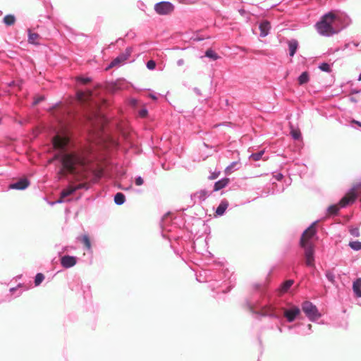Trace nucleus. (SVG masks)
Segmentation results:
<instances>
[{"label":"nucleus","instance_id":"29","mask_svg":"<svg viewBox=\"0 0 361 361\" xmlns=\"http://www.w3.org/2000/svg\"><path fill=\"white\" fill-rule=\"evenodd\" d=\"M205 56L213 60H216L219 58L218 55L211 49H209L206 51Z\"/></svg>","mask_w":361,"mask_h":361},{"label":"nucleus","instance_id":"57","mask_svg":"<svg viewBox=\"0 0 361 361\" xmlns=\"http://www.w3.org/2000/svg\"><path fill=\"white\" fill-rule=\"evenodd\" d=\"M141 10H144L143 6H141Z\"/></svg>","mask_w":361,"mask_h":361},{"label":"nucleus","instance_id":"1","mask_svg":"<svg viewBox=\"0 0 361 361\" xmlns=\"http://www.w3.org/2000/svg\"><path fill=\"white\" fill-rule=\"evenodd\" d=\"M66 111L67 110L61 108L59 104L52 107L51 114L61 126V129L56 127L52 128L50 139L53 147L60 151L56 155V159L61 165V173L77 174L79 173L77 167L84 169L87 165L89 160L84 152L68 153L66 152V147L69 142V137L63 125V118Z\"/></svg>","mask_w":361,"mask_h":361},{"label":"nucleus","instance_id":"42","mask_svg":"<svg viewBox=\"0 0 361 361\" xmlns=\"http://www.w3.org/2000/svg\"><path fill=\"white\" fill-rule=\"evenodd\" d=\"M184 64V60L183 59H180L177 61V65L178 66H181Z\"/></svg>","mask_w":361,"mask_h":361},{"label":"nucleus","instance_id":"44","mask_svg":"<svg viewBox=\"0 0 361 361\" xmlns=\"http://www.w3.org/2000/svg\"><path fill=\"white\" fill-rule=\"evenodd\" d=\"M20 285L19 284L17 287L11 288H10V292L11 293H14L16 290H17L18 288L20 287Z\"/></svg>","mask_w":361,"mask_h":361},{"label":"nucleus","instance_id":"6","mask_svg":"<svg viewBox=\"0 0 361 361\" xmlns=\"http://www.w3.org/2000/svg\"><path fill=\"white\" fill-rule=\"evenodd\" d=\"M301 310L310 322H315L322 316L316 305L310 301H304L301 305Z\"/></svg>","mask_w":361,"mask_h":361},{"label":"nucleus","instance_id":"20","mask_svg":"<svg viewBox=\"0 0 361 361\" xmlns=\"http://www.w3.org/2000/svg\"><path fill=\"white\" fill-rule=\"evenodd\" d=\"M298 43L295 39H292L288 42L289 55L293 56L298 49Z\"/></svg>","mask_w":361,"mask_h":361},{"label":"nucleus","instance_id":"27","mask_svg":"<svg viewBox=\"0 0 361 361\" xmlns=\"http://www.w3.org/2000/svg\"><path fill=\"white\" fill-rule=\"evenodd\" d=\"M348 246L355 251L361 250V242L358 240L350 241Z\"/></svg>","mask_w":361,"mask_h":361},{"label":"nucleus","instance_id":"3","mask_svg":"<svg viewBox=\"0 0 361 361\" xmlns=\"http://www.w3.org/2000/svg\"><path fill=\"white\" fill-rule=\"evenodd\" d=\"M339 18L333 11L328 12L323 15L320 20L316 23L315 27L318 33L323 36L329 37L339 31L337 25Z\"/></svg>","mask_w":361,"mask_h":361},{"label":"nucleus","instance_id":"51","mask_svg":"<svg viewBox=\"0 0 361 361\" xmlns=\"http://www.w3.org/2000/svg\"><path fill=\"white\" fill-rule=\"evenodd\" d=\"M350 100L353 101V102H356V100L355 99H353V98H351Z\"/></svg>","mask_w":361,"mask_h":361},{"label":"nucleus","instance_id":"47","mask_svg":"<svg viewBox=\"0 0 361 361\" xmlns=\"http://www.w3.org/2000/svg\"><path fill=\"white\" fill-rule=\"evenodd\" d=\"M131 104H132L133 105H134V106H135V105H136V104H137V100H136V99H132V100H131Z\"/></svg>","mask_w":361,"mask_h":361},{"label":"nucleus","instance_id":"35","mask_svg":"<svg viewBox=\"0 0 361 361\" xmlns=\"http://www.w3.org/2000/svg\"><path fill=\"white\" fill-rule=\"evenodd\" d=\"M156 67V63L153 60H149L147 62V68L149 70H154Z\"/></svg>","mask_w":361,"mask_h":361},{"label":"nucleus","instance_id":"48","mask_svg":"<svg viewBox=\"0 0 361 361\" xmlns=\"http://www.w3.org/2000/svg\"><path fill=\"white\" fill-rule=\"evenodd\" d=\"M194 91H195L197 94H200V90H199L198 88H197V87H195V88L194 89Z\"/></svg>","mask_w":361,"mask_h":361},{"label":"nucleus","instance_id":"16","mask_svg":"<svg viewBox=\"0 0 361 361\" xmlns=\"http://www.w3.org/2000/svg\"><path fill=\"white\" fill-rule=\"evenodd\" d=\"M228 207V202L226 200H221L219 205L217 207L216 209V216H222L225 213L226 209Z\"/></svg>","mask_w":361,"mask_h":361},{"label":"nucleus","instance_id":"54","mask_svg":"<svg viewBox=\"0 0 361 361\" xmlns=\"http://www.w3.org/2000/svg\"><path fill=\"white\" fill-rule=\"evenodd\" d=\"M141 5L143 6V7H145V5L144 4V3H141Z\"/></svg>","mask_w":361,"mask_h":361},{"label":"nucleus","instance_id":"31","mask_svg":"<svg viewBox=\"0 0 361 361\" xmlns=\"http://www.w3.org/2000/svg\"><path fill=\"white\" fill-rule=\"evenodd\" d=\"M325 276L326 279L331 283H335V274L332 271L328 270L326 271Z\"/></svg>","mask_w":361,"mask_h":361},{"label":"nucleus","instance_id":"5","mask_svg":"<svg viewBox=\"0 0 361 361\" xmlns=\"http://www.w3.org/2000/svg\"><path fill=\"white\" fill-rule=\"evenodd\" d=\"M358 196H361V182L354 185L339 201L338 204H331L327 207L329 215H336L340 208H344L355 202Z\"/></svg>","mask_w":361,"mask_h":361},{"label":"nucleus","instance_id":"4","mask_svg":"<svg viewBox=\"0 0 361 361\" xmlns=\"http://www.w3.org/2000/svg\"><path fill=\"white\" fill-rule=\"evenodd\" d=\"M316 224L317 221L313 222L303 231L300 241V246L304 249L305 263L308 267H314V248L310 240L316 233Z\"/></svg>","mask_w":361,"mask_h":361},{"label":"nucleus","instance_id":"25","mask_svg":"<svg viewBox=\"0 0 361 361\" xmlns=\"http://www.w3.org/2000/svg\"><path fill=\"white\" fill-rule=\"evenodd\" d=\"M81 241L84 244L87 250L91 252L92 251V245H91V242H90V240L88 235H83L81 237Z\"/></svg>","mask_w":361,"mask_h":361},{"label":"nucleus","instance_id":"9","mask_svg":"<svg viewBox=\"0 0 361 361\" xmlns=\"http://www.w3.org/2000/svg\"><path fill=\"white\" fill-rule=\"evenodd\" d=\"M212 191L206 189H202L191 195V199L194 203L202 202L204 201L212 194Z\"/></svg>","mask_w":361,"mask_h":361},{"label":"nucleus","instance_id":"26","mask_svg":"<svg viewBox=\"0 0 361 361\" xmlns=\"http://www.w3.org/2000/svg\"><path fill=\"white\" fill-rule=\"evenodd\" d=\"M293 280L289 279L283 282L281 286V291L285 293L292 286L293 284Z\"/></svg>","mask_w":361,"mask_h":361},{"label":"nucleus","instance_id":"53","mask_svg":"<svg viewBox=\"0 0 361 361\" xmlns=\"http://www.w3.org/2000/svg\"><path fill=\"white\" fill-rule=\"evenodd\" d=\"M166 217L162 219V224H164V221H165Z\"/></svg>","mask_w":361,"mask_h":361},{"label":"nucleus","instance_id":"41","mask_svg":"<svg viewBox=\"0 0 361 361\" xmlns=\"http://www.w3.org/2000/svg\"><path fill=\"white\" fill-rule=\"evenodd\" d=\"M63 202H64V198H62L61 196L59 200H57L55 202L51 203V204H60V203H62Z\"/></svg>","mask_w":361,"mask_h":361},{"label":"nucleus","instance_id":"15","mask_svg":"<svg viewBox=\"0 0 361 361\" xmlns=\"http://www.w3.org/2000/svg\"><path fill=\"white\" fill-rule=\"evenodd\" d=\"M271 25L269 21L264 20L259 24L260 37H264L269 35Z\"/></svg>","mask_w":361,"mask_h":361},{"label":"nucleus","instance_id":"22","mask_svg":"<svg viewBox=\"0 0 361 361\" xmlns=\"http://www.w3.org/2000/svg\"><path fill=\"white\" fill-rule=\"evenodd\" d=\"M126 202V196L122 192H117L114 195V202L117 205H122Z\"/></svg>","mask_w":361,"mask_h":361},{"label":"nucleus","instance_id":"14","mask_svg":"<svg viewBox=\"0 0 361 361\" xmlns=\"http://www.w3.org/2000/svg\"><path fill=\"white\" fill-rule=\"evenodd\" d=\"M77 100L81 104L88 102L92 97L90 92L78 91L76 93Z\"/></svg>","mask_w":361,"mask_h":361},{"label":"nucleus","instance_id":"56","mask_svg":"<svg viewBox=\"0 0 361 361\" xmlns=\"http://www.w3.org/2000/svg\"><path fill=\"white\" fill-rule=\"evenodd\" d=\"M141 10H144L143 6H141Z\"/></svg>","mask_w":361,"mask_h":361},{"label":"nucleus","instance_id":"49","mask_svg":"<svg viewBox=\"0 0 361 361\" xmlns=\"http://www.w3.org/2000/svg\"><path fill=\"white\" fill-rule=\"evenodd\" d=\"M278 331H279L280 333H282V332H283L282 328H281V327H280V326H278Z\"/></svg>","mask_w":361,"mask_h":361},{"label":"nucleus","instance_id":"11","mask_svg":"<svg viewBox=\"0 0 361 361\" xmlns=\"http://www.w3.org/2000/svg\"><path fill=\"white\" fill-rule=\"evenodd\" d=\"M77 263V257L71 255H64L61 258V264L65 269L74 267Z\"/></svg>","mask_w":361,"mask_h":361},{"label":"nucleus","instance_id":"17","mask_svg":"<svg viewBox=\"0 0 361 361\" xmlns=\"http://www.w3.org/2000/svg\"><path fill=\"white\" fill-rule=\"evenodd\" d=\"M240 166L241 164L239 161H233L225 169V173L227 175H229L235 171L239 169Z\"/></svg>","mask_w":361,"mask_h":361},{"label":"nucleus","instance_id":"34","mask_svg":"<svg viewBox=\"0 0 361 361\" xmlns=\"http://www.w3.org/2000/svg\"><path fill=\"white\" fill-rule=\"evenodd\" d=\"M77 81L82 83V84H87L88 82H90L91 81V78H88V77H78L77 78Z\"/></svg>","mask_w":361,"mask_h":361},{"label":"nucleus","instance_id":"19","mask_svg":"<svg viewBox=\"0 0 361 361\" xmlns=\"http://www.w3.org/2000/svg\"><path fill=\"white\" fill-rule=\"evenodd\" d=\"M353 290L357 297L361 298V278H357L353 281Z\"/></svg>","mask_w":361,"mask_h":361},{"label":"nucleus","instance_id":"43","mask_svg":"<svg viewBox=\"0 0 361 361\" xmlns=\"http://www.w3.org/2000/svg\"><path fill=\"white\" fill-rule=\"evenodd\" d=\"M277 180H281L283 178V175L281 173H277L275 176Z\"/></svg>","mask_w":361,"mask_h":361},{"label":"nucleus","instance_id":"7","mask_svg":"<svg viewBox=\"0 0 361 361\" xmlns=\"http://www.w3.org/2000/svg\"><path fill=\"white\" fill-rule=\"evenodd\" d=\"M174 10V6L169 1H160L155 4L154 11L159 15H169Z\"/></svg>","mask_w":361,"mask_h":361},{"label":"nucleus","instance_id":"55","mask_svg":"<svg viewBox=\"0 0 361 361\" xmlns=\"http://www.w3.org/2000/svg\"><path fill=\"white\" fill-rule=\"evenodd\" d=\"M358 80H361V74L360 75Z\"/></svg>","mask_w":361,"mask_h":361},{"label":"nucleus","instance_id":"2","mask_svg":"<svg viewBox=\"0 0 361 361\" xmlns=\"http://www.w3.org/2000/svg\"><path fill=\"white\" fill-rule=\"evenodd\" d=\"M255 308L259 309V314L260 315L279 320L282 319L281 314H283V317L289 323L293 322L301 315V309L298 306L293 304H288L286 307H281L279 311H277L276 309L270 304L256 307L250 306V310L253 312H255Z\"/></svg>","mask_w":361,"mask_h":361},{"label":"nucleus","instance_id":"45","mask_svg":"<svg viewBox=\"0 0 361 361\" xmlns=\"http://www.w3.org/2000/svg\"><path fill=\"white\" fill-rule=\"evenodd\" d=\"M216 177H217V175H216V174H214V173H212L209 176V179H214V178H216Z\"/></svg>","mask_w":361,"mask_h":361},{"label":"nucleus","instance_id":"23","mask_svg":"<svg viewBox=\"0 0 361 361\" xmlns=\"http://www.w3.org/2000/svg\"><path fill=\"white\" fill-rule=\"evenodd\" d=\"M3 22L6 25L11 26L15 23L16 17L12 14L6 15L4 16Z\"/></svg>","mask_w":361,"mask_h":361},{"label":"nucleus","instance_id":"24","mask_svg":"<svg viewBox=\"0 0 361 361\" xmlns=\"http://www.w3.org/2000/svg\"><path fill=\"white\" fill-rule=\"evenodd\" d=\"M39 35L37 33H34L30 31V30H28V42L30 44H38L39 42L37 41L39 38Z\"/></svg>","mask_w":361,"mask_h":361},{"label":"nucleus","instance_id":"28","mask_svg":"<svg viewBox=\"0 0 361 361\" xmlns=\"http://www.w3.org/2000/svg\"><path fill=\"white\" fill-rule=\"evenodd\" d=\"M44 276L43 274L42 273H38L36 274L35 276V285L36 286H38L40 285V283L44 281Z\"/></svg>","mask_w":361,"mask_h":361},{"label":"nucleus","instance_id":"8","mask_svg":"<svg viewBox=\"0 0 361 361\" xmlns=\"http://www.w3.org/2000/svg\"><path fill=\"white\" fill-rule=\"evenodd\" d=\"M133 49L131 47L126 48L124 52L119 54L110 63L108 68H110L123 64L127 59H128Z\"/></svg>","mask_w":361,"mask_h":361},{"label":"nucleus","instance_id":"40","mask_svg":"<svg viewBox=\"0 0 361 361\" xmlns=\"http://www.w3.org/2000/svg\"><path fill=\"white\" fill-rule=\"evenodd\" d=\"M43 99H44V98H43L42 97H39V98L36 99L34 101L33 104H34V105H36V104H39V103L41 101H42Z\"/></svg>","mask_w":361,"mask_h":361},{"label":"nucleus","instance_id":"33","mask_svg":"<svg viewBox=\"0 0 361 361\" xmlns=\"http://www.w3.org/2000/svg\"><path fill=\"white\" fill-rule=\"evenodd\" d=\"M349 233H350V235H352L354 237H357H357H359L360 235V230L357 227L350 228L349 229Z\"/></svg>","mask_w":361,"mask_h":361},{"label":"nucleus","instance_id":"12","mask_svg":"<svg viewBox=\"0 0 361 361\" xmlns=\"http://www.w3.org/2000/svg\"><path fill=\"white\" fill-rule=\"evenodd\" d=\"M29 180L26 178H24L10 184L8 188L13 190H23L26 189L29 186Z\"/></svg>","mask_w":361,"mask_h":361},{"label":"nucleus","instance_id":"46","mask_svg":"<svg viewBox=\"0 0 361 361\" xmlns=\"http://www.w3.org/2000/svg\"><path fill=\"white\" fill-rule=\"evenodd\" d=\"M149 97L154 99V100H157V97L155 95V94H149Z\"/></svg>","mask_w":361,"mask_h":361},{"label":"nucleus","instance_id":"52","mask_svg":"<svg viewBox=\"0 0 361 361\" xmlns=\"http://www.w3.org/2000/svg\"><path fill=\"white\" fill-rule=\"evenodd\" d=\"M130 188H131V187H129V188H125L124 190H130Z\"/></svg>","mask_w":361,"mask_h":361},{"label":"nucleus","instance_id":"38","mask_svg":"<svg viewBox=\"0 0 361 361\" xmlns=\"http://www.w3.org/2000/svg\"><path fill=\"white\" fill-rule=\"evenodd\" d=\"M139 114L141 117H145L147 115V110L146 109H142L139 111Z\"/></svg>","mask_w":361,"mask_h":361},{"label":"nucleus","instance_id":"39","mask_svg":"<svg viewBox=\"0 0 361 361\" xmlns=\"http://www.w3.org/2000/svg\"><path fill=\"white\" fill-rule=\"evenodd\" d=\"M305 328L306 331H310V334H312V326L311 324H309L305 326Z\"/></svg>","mask_w":361,"mask_h":361},{"label":"nucleus","instance_id":"32","mask_svg":"<svg viewBox=\"0 0 361 361\" xmlns=\"http://www.w3.org/2000/svg\"><path fill=\"white\" fill-rule=\"evenodd\" d=\"M319 68L324 72H326V73L331 72V66L328 63L324 62V63H321L319 66Z\"/></svg>","mask_w":361,"mask_h":361},{"label":"nucleus","instance_id":"10","mask_svg":"<svg viewBox=\"0 0 361 361\" xmlns=\"http://www.w3.org/2000/svg\"><path fill=\"white\" fill-rule=\"evenodd\" d=\"M82 188H85V189H87V187H86V185L85 184H78V185H69L68 188L63 189L61 194V197L62 198H65L71 195H73V193H75V192L78 190H80V189H82Z\"/></svg>","mask_w":361,"mask_h":361},{"label":"nucleus","instance_id":"36","mask_svg":"<svg viewBox=\"0 0 361 361\" xmlns=\"http://www.w3.org/2000/svg\"><path fill=\"white\" fill-rule=\"evenodd\" d=\"M135 183L137 186L142 185L144 183V180L141 176H137L135 179Z\"/></svg>","mask_w":361,"mask_h":361},{"label":"nucleus","instance_id":"30","mask_svg":"<svg viewBox=\"0 0 361 361\" xmlns=\"http://www.w3.org/2000/svg\"><path fill=\"white\" fill-rule=\"evenodd\" d=\"M264 152L262 150V151H259L258 152H256V153H253L250 155V158L252 159V160L254 161H259L262 159V155L264 154Z\"/></svg>","mask_w":361,"mask_h":361},{"label":"nucleus","instance_id":"37","mask_svg":"<svg viewBox=\"0 0 361 361\" xmlns=\"http://www.w3.org/2000/svg\"><path fill=\"white\" fill-rule=\"evenodd\" d=\"M291 135L294 140H299L300 137V133L298 131H292Z\"/></svg>","mask_w":361,"mask_h":361},{"label":"nucleus","instance_id":"13","mask_svg":"<svg viewBox=\"0 0 361 361\" xmlns=\"http://www.w3.org/2000/svg\"><path fill=\"white\" fill-rule=\"evenodd\" d=\"M287 329L290 331L293 329H297L298 330L295 331V334L302 335V336H307L310 335V331H306L305 328V324L303 323H297L293 325H288L287 326Z\"/></svg>","mask_w":361,"mask_h":361},{"label":"nucleus","instance_id":"21","mask_svg":"<svg viewBox=\"0 0 361 361\" xmlns=\"http://www.w3.org/2000/svg\"><path fill=\"white\" fill-rule=\"evenodd\" d=\"M298 80L299 85H300L307 83L310 80V75H309L308 72H307V71L302 72L298 77Z\"/></svg>","mask_w":361,"mask_h":361},{"label":"nucleus","instance_id":"18","mask_svg":"<svg viewBox=\"0 0 361 361\" xmlns=\"http://www.w3.org/2000/svg\"><path fill=\"white\" fill-rule=\"evenodd\" d=\"M229 183V179L227 178H221L214 183V189L212 191H219L225 188Z\"/></svg>","mask_w":361,"mask_h":361},{"label":"nucleus","instance_id":"50","mask_svg":"<svg viewBox=\"0 0 361 361\" xmlns=\"http://www.w3.org/2000/svg\"><path fill=\"white\" fill-rule=\"evenodd\" d=\"M355 123H357L358 126H361V123L360 121H354Z\"/></svg>","mask_w":361,"mask_h":361}]
</instances>
